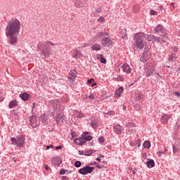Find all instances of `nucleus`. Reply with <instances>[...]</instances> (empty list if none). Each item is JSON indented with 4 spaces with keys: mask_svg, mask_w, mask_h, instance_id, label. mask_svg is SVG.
<instances>
[{
    "mask_svg": "<svg viewBox=\"0 0 180 180\" xmlns=\"http://www.w3.org/2000/svg\"><path fill=\"white\" fill-rule=\"evenodd\" d=\"M98 141H99V143H105V137H103V136H100V137L98 138Z\"/></svg>",
    "mask_w": 180,
    "mask_h": 180,
    "instance_id": "nucleus-45",
    "label": "nucleus"
},
{
    "mask_svg": "<svg viewBox=\"0 0 180 180\" xmlns=\"http://www.w3.org/2000/svg\"><path fill=\"white\" fill-rule=\"evenodd\" d=\"M96 13H102V7H96Z\"/></svg>",
    "mask_w": 180,
    "mask_h": 180,
    "instance_id": "nucleus-41",
    "label": "nucleus"
},
{
    "mask_svg": "<svg viewBox=\"0 0 180 180\" xmlns=\"http://www.w3.org/2000/svg\"><path fill=\"white\" fill-rule=\"evenodd\" d=\"M113 130L115 133H116V134H120V133H122V131H123L124 129H123V127H122L120 124H118L113 127Z\"/></svg>",
    "mask_w": 180,
    "mask_h": 180,
    "instance_id": "nucleus-14",
    "label": "nucleus"
},
{
    "mask_svg": "<svg viewBox=\"0 0 180 180\" xmlns=\"http://www.w3.org/2000/svg\"><path fill=\"white\" fill-rule=\"evenodd\" d=\"M55 148L56 150H61L63 148V146H56Z\"/></svg>",
    "mask_w": 180,
    "mask_h": 180,
    "instance_id": "nucleus-58",
    "label": "nucleus"
},
{
    "mask_svg": "<svg viewBox=\"0 0 180 180\" xmlns=\"http://www.w3.org/2000/svg\"><path fill=\"white\" fill-rule=\"evenodd\" d=\"M74 143L77 144V146H84L86 143V141L80 136L74 139Z\"/></svg>",
    "mask_w": 180,
    "mask_h": 180,
    "instance_id": "nucleus-13",
    "label": "nucleus"
},
{
    "mask_svg": "<svg viewBox=\"0 0 180 180\" xmlns=\"http://www.w3.org/2000/svg\"><path fill=\"white\" fill-rule=\"evenodd\" d=\"M132 11H133V12H134V13H137V12H139L140 11V5H139V4L134 5L132 8Z\"/></svg>",
    "mask_w": 180,
    "mask_h": 180,
    "instance_id": "nucleus-31",
    "label": "nucleus"
},
{
    "mask_svg": "<svg viewBox=\"0 0 180 180\" xmlns=\"http://www.w3.org/2000/svg\"><path fill=\"white\" fill-rule=\"evenodd\" d=\"M150 59V56H148V51H144L142 56L141 57V61L142 63H146V61H148Z\"/></svg>",
    "mask_w": 180,
    "mask_h": 180,
    "instance_id": "nucleus-12",
    "label": "nucleus"
},
{
    "mask_svg": "<svg viewBox=\"0 0 180 180\" xmlns=\"http://www.w3.org/2000/svg\"><path fill=\"white\" fill-rule=\"evenodd\" d=\"M11 141L13 146H17L19 148L25 147V139L22 136L13 137L11 139Z\"/></svg>",
    "mask_w": 180,
    "mask_h": 180,
    "instance_id": "nucleus-4",
    "label": "nucleus"
},
{
    "mask_svg": "<svg viewBox=\"0 0 180 180\" xmlns=\"http://www.w3.org/2000/svg\"><path fill=\"white\" fill-rule=\"evenodd\" d=\"M146 39V34L143 32H139L135 34L134 39L136 41V46L137 49H144V43L143 42V40Z\"/></svg>",
    "mask_w": 180,
    "mask_h": 180,
    "instance_id": "nucleus-3",
    "label": "nucleus"
},
{
    "mask_svg": "<svg viewBox=\"0 0 180 180\" xmlns=\"http://www.w3.org/2000/svg\"><path fill=\"white\" fill-rule=\"evenodd\" d=\"M96 168H98V169H102L103 167H105V165H96Z\"/></svg>",
    "mask_w": 180,
    "mask_h": 180,
    "instance_id": "nucleus-50",
    "label": "nucleus"
},
{
    "mask_svg": "<svg viewBox=\"0 0 180 180\" xmlns=\"http://www.w3.org/2000/svg\"><path fill=\"white\" fill-rule=\"evenodd\" d=\"M53 147H54L53 145L46 146V150H50V148H53Z\"/></svg>",
    "mask_w": 180,
    "mask_h": 180,
    "instance_id": "nucleus-57",
    "label": "nucleus"
},
{
    "mask_svg": "<svg viewBox=\"0 0 180 180\" xmlns=\"http://www.w3.org/2000/svg\"><path fill=\"white\" fill-rule=\"evenodd\" d=\"M45 169L46 171H50V167H49L47 165H45Z\"/></svg>",
    "mask_w": 180,
    "mask_h": 180,
    "instance_id": "nucleus-61",
    "label": "nucleus"
},
{
    "mask_svg": "<svg viewBox=\"0 0 180 180\" xmlns=\"http://www.w3.org/2000/svg\"><path fill=\"white\" fill-rule=\"evenodd\" d=\"M30 96L27 93H23L20 94V98L22 99V101H29V97Z\"/></svg>",
    "mask_w": 180,
    "mask_h": 180,
    "instance_id": "nucleus-25",
    "label": "nucleus"
},
{
    "mask_svg": "<svg viewBox=\"0 0 180 180\" xmlns=\"http://www.w3.org/2000/svg\"><path fill=\"white\" fill-rule=\"evenodd\" d=\"M174 94L175 95V96H178V98H179L180 96V93L179 91H175Z\"/></svg>",
    "mask_w": 180,
    "mask_h": 180,
    "instance_id": "nucleus-56",
    "label": "nucleus"
},
{
    "mask_svg": "<svg viewBox=\"0 0 180 180\" xmlns=\"http://www.w3.org/2000/svg\"><path fill=\"white\" fill-rule=\"evenodd\" d=\"M78 153H79V155H84V151L79 150Z\"/></svg>",
    "mask_w": 180,
    "mask_h": 180,
    "instance_id": "nucleus-62",
    "label": "nucleus"
},
{
    "mask_svg": "<svg viewBox=\"0 0 180 180\" xmlns=\"http://www.w3.org/2000/svg\"><path fill=\"white\" fill-rule=\"evenodd\" d=\"M94 171H95L94 167H91L86 165L83 168L79 169L78 172L80 174V175H88V174H92Z\"/></svg>",
    "mask_w": 180,
    "mask_h": 180,
    "instance_id": "nucleus-5",
    "label": "nucleus"
},
{
    "mask_svg": "<svg viewBox=\"0 0 180 180\" xmlns=\"http://www.w3.org/2000/svg\"><path fill=\"white\" fill-rule=\"evenodd\" d=\"M91 49L94 51H99L102 49V46H101V44H94L91 46Z\"/></svg>",
    "mask_w": 180,
    "mask_h": 180,
    "instance_id": "nucleus-23",
    "label": "nucleus"
},
{
    "mask_svg": "<svg viewBox=\"0 0 180 180\" xmlns=\"http://www.w3.org/2000/svg\"><path fill=\"white\" fill-rule=\"evenodd\" d=\"M89 136V132L85 131V132H83V134H82V136H80V137L83 139H85Z\"/></svg>",
    "mask_w": 180,
    "mask_h": 180,
    "instance_id": "nucleus-34",
    "label": "nucleus"
},
{
    "mask_svg": "<svg viewBox=\"0 0 180 180\" xmlns=\"http://www.w3.org/2000/svg\"><path fill=\"white\" fill-rule=\"evenodd\" d=\"M101 43L104 47H110L112 46V39L109 37H104L101 40Z\"/></svg>",
    "mask_w": 180,
    "mask_h": 180,
    "instance_id": "nucleus-8",
    "label": "nucleus"
},
{
    "mask_svg": "<svg viewBox=\"0 0 180 180\" xmlns=\"http://www.w3.org/2000/svg\"><path fill=\"white\" fill-rule=\"evenodd\" d=\"M153 37H154V35L146 34L145 39H146L147 40H148V41H151V40H153Z\"/></svg>",
    "mask_w": 180,
    "mask_h": 180,
    "instance_id": "nucleus-36",
    "label": "nucleus"
},
{
    "mask_svg": "<svg viewBox=\"0 0 180 180\" xmlns=\"http://www.w3.org/2000/svg\"><path fill=\"white\" fill-rule=\"evenodd\" d=\"M6 33L8 34H19L20 32V21L18 19L11 20L6 26Z\"/></svg>",
    "mask_w": 180,
    "mask_h": 180,
    "instance_id": "nucleus-2",
    "label": "nucleus"
},
{
    "mask_svg": "<svg viewBox=\"0 0 180 180\" xmlns=\"http://www.w3.org/2000/svg\"><path fill=\"white\" fill-rule=\"evenodd\" d=\"M93 137L91 135H89L86 138L84 139L86 141H91L92 140Z\"/></svg>",
    "mask_w": 180,
    "mask_h": 180,
    "instance_id": "nucleus-46",
    "label": "nucleus"
},
{
    "mask_svg": "<svg viewBox=\"0 0 180 180\" xmlns=\"http://www.w3.org/2000/svg\"><path fill=\"white\" fill-rule=\"evenodd\" d=\"M75 78H77V73L74 72H70V76H69V79H70V81H75Z\"/></svg>",
    "mask_w": 180,
    "mask_h": 180,
    "instance_id": "nucleus-28",
    "label": "nucleus"
},
{
    "mask_svg": "<svg viewBox=\"0 0 180 180\" xmlns=\"http://www.w3.org/2000/svg\"><path fill=\"white\" fill-rule=\"evenodd\" d=\"M87 82H88L89 85H91V84H92V82H95V79L91 78L87 80Z\"/></svg>",
    "mask_w": 180,
    "mask_h": 180,
    "instance_id": "nucleus-47",
    "label": "nucleus"
},
{
    "mask_svg": "<svg viewBox=\"0 0 180 180\" xmlns=\"http://www.w3.org/2000/svg\"><path fill=\"white\" fill-rule=\"evenodd\" d=\"M62 179H63V180H68L69 178H68L67 176H63L62 177Z\"/></svg>",
    "mask_w": 180,
    "mask_h": 180,
    "instance_id": "nucleus-60",
    "label": "nucleus"
},
{
    "mask_svg": "<svg viewBox=\"0 0 180 180\" xmlns=\"http://www.w3.org/2000/svg\"><path fill=\"white\" fill-rule=\"evenodd\" d=\"M91 126L93 129H96V127H98V121L96 120H93L91 122Z\"/></svg>",
    "mask_w": 180,
    "mask_h": 180,
    "instance_id": "nucleus-32",
    "label": "nucleus"
},
{
    "mask_svg": "<svg viewBox=\"0 0 180 180\" xmlns=\"http://www.w3.org/2000/svg\"><path fill=\"white\" fill-rule=\"evenodd\" d=\"M89 146H95V143L94 142H90L89 144Z\"/></svg>",
    "mask_w": 180,
    "mask_h": 180,
    "instance_id": "nucleus-64",
    "label": "nucleus"
},
{
    "mask_svg": "<svg viewBox=\"0 0 180 180\" xmlns=\"http://www.w3.org/2000/svg\"><path fill=\"white\" fill-rule=\"evenodd\" d=\"M45 44H46L47 46H49V44H50L51 46H57V44H54L50 41H45Z\"/></svg>",
    "mask_w": 180,
    "mask_h": 180,
    "instance_id": "nucleus-42",
    "label": "nucleus"
},
{
    "mask_svg": "<svg viewBox=\"0 0 180 180\" xmlns=\"http://www.w3.org/2000/svg\"><path fill=\"white\" fill-rule=\"evenodd\" d=\"M61 101L58 99H55L49 101L50 106L53 108V112L52 113L53 119L56 120L57 124L64 122V107L61 105Z\"/></svg>",
    "mask_w": 180,
    "mask_h": 180,
    "instance_id": "nucleus-1",
    "label": "nucleus"
},
{
    "mask_svg": "<svg viewBox=\"0 0 180 180\" xmlns=\"http://www.w3.org/2000/svg\"><path fill=\"white\" fill-rule=\"evenodd\" d=\"M51 50H53V48L49 47L46 44H43L41 46V54H43L44 57H49L51 54Z\"/></svg>",
    "mask_w": 180,
    "mask_h": 180,
    "instance_id": "nucleus-6",
    "label": "nucleus"
},
{
    "mask_svg": "<svg viewBox=\"0 0 180 180\" xmlns=\"http://www.w3.org/2000/svg\"><path fill=\"white\" fill-rule=\"evenodd\" d=\"M71 136H72V139H75V137L77 136V132H75V131H72L71 132Z\"/></svg>",
    "mask_w": 180,
    "mask_h": 180,
    "instance_id": "nucleus-49",
    "label": "nucleus"
},
{
    "mask_svg": "<svg viewBox=\"0 0 180 180\" xmlns=\"http://www.w3.org/2000/svg\"><path fill=\"white\" fill-rule=\"evenodd\" d=\"M81 57V51H79L78 49H76L74 52V58H79Z\"/></svg>",
    "mask_w": 180,
    "mask_h": 180,
    "instance_id": "nucleus-29",
    "label": "nucleus"
},
{
    "mask_svg": "<svg viewBox=\"0 0 180 180\" xmlns=\"http://www.w3.org/2000/svg\"><path fill=\"white\" fill-rule=\"evenodd\" d=\"M122 68L123 70V72H126L127 74H130V72H131V68L127 63H124L122 66Z\"/></svg>",
    "mask_w": 180,
    "mask_h": 180,
    "instance_id": "nucleus-16",
    "label": "nucleus"
},
{
    "mask_svg": "<svg viewBox=\"0 0 180 180\" xmlns=\"http://www.w3.org/2000/svg\"><path fill=\"white\" fill-rule=\"evenodd\" d=\"M158 154H159L158 157H161L162 154H165V152H164V151H159V152H158Z\"/></svg>",
    "mask_w": 180,
    "mask_h": 180,
    "instance_id": "nucleus-54",
    "label": "nucleus"
},
{
    "mask_svg": "<svg viewBox=\"0 0 180 180\" xmlns=\"http://www.w3.org/2000/svg\"><path fill=\"white\" fill-rule=\"evenodd\" d=\"M160 41H163V43H167V40H168V34L165 32L164 34L160 35Z\"/></svg>",
    "mask_w": 180,
    "mask_h": 180,
    "instance_id": "nucleus-24",
    "label": "nucleus"
},
{
    "mask_svg": "<svg viewBox=\"0 0 180 180\" xmlns=\"http://www.w3.org/2000/svg\"><path fill=\"white\" fill-rule=\"evenodd\" d=\"M51 162L53 165H60L63 164V160H61L60 157H56L51 160Z\"/></svg>",
    "mask_w": 180,
    "mask_h": 180,
    "instance_id": "nucleus-15",
    "label": "nucleus"
},
{
    "mask_svg": "<svg viewBox=\"0 0 180 180\" xmlns=\"http://www.w3.org/2000/svg\"><path fill=\"white\" fill-rule=\"evenodd\" d=\"M123 91H124V89L122 86L117 89L115 93V98H120V96H122V94H123Z\"/></svg>",
    "mask_w": 180,
    "mask_h": 180,
    "instance_id": "nucleus-18",
    "label": "nucleus"
},
{
    "mask_svg": "<svg viewBox=\"0 0 180 180\" xmlns=\"http://www.w3.org/2000/svg\"><path fill=\"white\" fill-rule=\"evenodd\" d=\"M66 172H68V170H66L65 169H61L60 170V175H64Z\"/></svg>",
    "mask_w": 180,
    "mask_h": 180,
    "instance_id": "nucleus-43",
    "label": "nucleus"
},
{
    "mask_svg": "<svg viewBox=\"0 0 180 180\" xmlns=\"http://www.w3.org/2000/svg\"><path fill=\"white\" fill-rule=\"evenodd\" d=\"M89 99H95V96H94V94H90L89 96Z\"/></svg>",
    "mask_w": 180,
    "mask_h": 180,
    "instance_id": "nucleus-53",
    "label": "nucleus"
},
{
    "mask_svg": "<svg viewBox=\"0 0 180 180\" xmlns=\"http://www.w3.org/2000/svg\"><path fill=\"white\" fill-rule=\"evenodd\" d=\"M103 58V55L102 54H98L97 55V58L98 60H101V58Z\"/></svg>",
    "mask_w": 180,
    "mask_h": 180,
    "instance_id": "nucleus-55",
    "label": "nucleus"
},
{
    "mask_svg": "<svg viewBox=\"0 0 180 180\" xmlns=\"http://www.w3.org/2000/svg\"><path fill=\"white\" fill-rule=\"evenodd\" d=\"M87 165H89V167H91V165H98V163L96 162H91Z\"/></svg>",
    "mask_w": 180,
    "mask_h": 180,
    "instance_id": "nucleus-52",
    "label": "nucleus"
},
{
    "mask_svg": "<svg viewBox=\"0 0 180 180\" xmlns=\"http://www.w3.org/2000/svg\"><path fill=\"white\" fill-rule=\"evenodd\" d=\"M39 120L45 126H47L49 124V119H47V116H46L44 114L39 117Z\"/></svg>",
    "mask_w": 180,
    "mask_h": 180,
    "instance_id": "nucleus-17",
    "label": "nucleus"
},
{
    "mask_svg": "<svg viewBox=\"0 0 180 180\" xmlns=\"http://www.w3.org/2000/svg\"><path fill=\"white\" fill-rule=\"evenodd\" d=\"M143 148H150L151 147V142L150 141H145L143 144Z\"/></svg>",
    "mask_w": 180,
    "mask_h": 180,
    "instance_id": "nucleus-30",
    "label": "nucleus"
},
{
    "mask_svg": "<svg viewBox=\"0 0 180 180\" xmlns=\"http://www.w3.org/2000/svg\"><path fill=\"white\" fill-rule=\"evenodd\" d=\"M92 154H94V150H86L84 153V155L87 157L92 155Z\"/></svg>",
    "mask_w": 180,
    "mask_h": 180,
    "instance_id": "nucleus-33",
    "label": "nucleus"
},
{
    "mask_svg": "<svg viewBox=\"0 0 180 180\" xmlns=\"http://www.w3.org/2000/svg\"><path fill=\"white\" fill-rule=\"evenodd\" d=\"M159 9H160V11H164V6H159Z\"/></svg>",
    "mask_w": 180,
    "mask_h": 180,
    "instance_id": "nucleus-63",
    "label": "nucleus"
},
{
    "mask_svg": "<svg viewBox=\"0 0 180 180\" xmlns=\"http://www.w3.org/2000/svg\"><path fill=\"white\" fill-rule=\"evenodd\" d=\"M127 30L126 29L122 30L120 32V36H121V39H122V40H124V39H127Z\"/></svg>",
    "mask_w": 180,
    "mask_h": 180,
    "instance_id": "nucleus-26",
    "label": "nucleus"
},
{
    "mask_svg": "<svg viewBox=\"0 0 180 180\" xmlns=\"http://www.w3.org/2000/svg\"><path fill=\"white\" fill-rule=\"evenodd\" d=\"M154 72H155V70H154L153 68H148L145 69L144 74L146 78H148L152 75H154Z\"/></svg>",
    "mask_w": 180,
    "mask_h": 180,
    "instance_id": "nucleus-10",
    "label": "nucleus"
},
{
    "mask_svg": "<svg viewBox=\"0 0 180 180\" xmlns=\"http://www.w3.org/2000/svg\"><path fill=\"white\" fill-rule=\"evenodd\" d=\"M154 33H162L164 34L165 33V28H164V26L162 25H158L157 27H155L153 29Z\"/></svg>",
    "mask_w": 180,
    "mask_h": 180,
    "instance_id": "nucleus-11",
    "label": "nucleus"
},
{
    "mask_svg": "<svg viewBox=\"0 0 180 180\" xmlns=\"http://www.w3.org/2000/svg\"><path fill=\"white\" fill-rule=\"evenodd\" d=\"M150 15L157 16V15H158V12L154 10H150Z\"/></svg>",
    "mask_w": 180,
    "mask_h": 180,
    "instance_id": "nucleus-40",
    "label": "nucleus"
},
{
    "mask_svg": "<svg viewBox=\"0 0 180 180\" xmlns=\"http://www.w3.org/2000/svg\"><path fill=\"white\" fill-rule=\"evenodd\" d=\"M177 58L176 53L172 52L171 56L168 58L169 63H174V61H176Z\"/></svg>",
    "mask_w": 180,
    "mask_h": 180,
    "instance_id": "nucleus-22",
    "label": "nucleus"
},
{
    "mask_svg": "<svg viewBox=\"0 0 180 180\" xmlns=\"http://www.w3.org/2000/svg\"><path fill=\"white\" fill-rule=\"evenodd\" d=\"M173 148V153L174 154L176 153H179V148L175 146H172Z\"/></svg>",
    "mask_w": 180,
    "mask_h": 180,
    "instance_id": "nucleus-38",
    "label": "nucleus"
},
{
    "mask_svg": "<svg viewBox=\"0 0 180 180\" xmlns=\"http://www.w3.org/2000/svg\"><path fill=\"white\" fill-rule=\"evenodd\" d=\"M77 117H79V119H82V117H84V114L81 113V114H79L77 115Z\"/></svg>",
    "mask_w": 180,
    "mask_h": 180,
    "instance_id": "nucleus-59",
    "label": "nucleus"
},
{
    "mask_svg": "<svg viewBox=\"0 0 180 180\" xmlns=\"http://www.w3.org/2000/svg\"><path fill=\"white\" fill-rule=\"evenodd\" d=\"M105 21V18H103V16H101L98 19V22H104Z\"/></svg>",
    "mask_w": 180,
    "mask_h": 180,
    "instance_id": "nucleus-51",
    "label": "nucleus"
},
{
    "mask_svg": "<svg viewBox=\"0 0 180 180\" xmlns=\"http://www.w3.org/2000/svg\"><path fill=\"white\" fill-rule=\"evenodd\" d=\"M30 120V124L32 126V129H35V127H37V118H36V116L32 115L31 117H29Z\"/></svg>",
    "mask_w": 180,
    "mask_h": 180,
    "instance_id": "nucleus-9",
    "label": "nucleus"
},
{
    "mask_svg": "<svg viewBox=\"0 0 180 180\" xmlns=\"http://www.w3.org/2000/svg\"><path fill=\"white\" fill-rule=\"evenodd\" d=\"M75 5L77 6V8H84L85 6V1H79V0H76L75 1Z\"/></svg>",
    "mask_w": 180,
    "mask_h": 180,
    "instance_id": "nucleus-21",
    "label": "nucleus"
},
{
    "mask_svg": "<svg viewBox=\"0 0 180 180\" xmlns=\"http://www.w3.org/2000/svg\"><path fill=\"white\" fill-rule=\"evenodd\" d=\"M179 49H178V48H176V47H172V51H171V53H174V54H176V53H178V51H179Z\"/></svg>",
    "mask_w": 180,
    "mask_h": 180,
    "instance_id": "nucleus-39",
    "label": "nucleus"
},
{
    "mask_svg": "<svg viewBox=\"0 0 180 180\" xmlns=\"http://www.w3.org/2000/svg\"><path fill=\"white\" fill-rule=\"evenodd\" d=\"M100 63H101V64H106V58H100Z\"/></svg>",
    "mask_w": 180,
    "mask_h": 180,
    "instance_id": "nucleus-44",
    "label": "nucleus"
},
{
    "mask_svg": "<svg viewBox=\"0 0 180 180\" xmlns=\"http://www.w3.org/2000/svg\"><path fill=\"white\" fill-rule=\"evenodd\" d=\"M145 164H146L148 168H154L155 167V162L153 159H148Z\"/></svg>",
    "mask_w": 180,
    "mask_h": 180,
    "instance_id": "nucleus-19",
    "label": "nucleus"
},
{
    "mask_svg": "<svg viewBox=\"0 0 180 180\" xmlns=\"http://www.w3.org/2000/svg\"><path fill=\"white\" fill-rule=\"evenodd\" d=\"M6 36L8 38V43L9 44L13 45L15 43H18V34H9L6 33Z\"/></svg>",
    "mask_w": 180,
    "mask_h": 180,
    "instance_id": "nucleus-7",
    "label": "nucleus"
},
{
    "mask_svg": "<svg viewBox=\"0 0 180 180\" xmlns=\"http://www.w3.org/2000/svg\"><path fill=\"white\" fill-rule=\"evenodd\" d=\"M105 36H109V33L101 32L98 33L96 35V37L97 39H101V37H105Z\"/></svg>",
    "mask_w": 180,
    "mask_h": 180,
    "instance_id": "nucleus-27",
    "label": "nucleus"
},
{
    "mask_svg": "<svg viewBox=\"0 0 180 180\" xmlns=\"http://www.w3.org/2000/svg\"><path fill=\"white\" fill-rule=\"evenodd\" d=\"M162 119H163V120H166L167 122H168V120H169V117L164 115L162 116Z\"/></svg>",
    "mask_w": 180,
    "mask_h": 180,
    "instance_id": "nucleus-48",
    "label": "nucleus"
},
{
    "mask_svg": "<svg viewBox=\"0 0 180 180\" xmlns=\"http://www.w3.org/2000/svg\"><path fill=\"white\" fill-rule=\"evenodd\" d=\"M82 165V163L81 162V161L77 160V161L75 162V167L76 168H79V167H81Z\"/></svg>",
    "mask_w": 180,
    "mask_h": 180,
    "instance_id": "nucleus-35",
    "label": "nucleus"
},
{
    "mask_svg": "<svg viewBox=\"0 0 180 180\" xmlns=\"http://www.w3.org/2000/svg\"><path fill=\"white\" fill-rule=\"evenodd\" d=\"M19 105V102L17 100L11 101L8 104L9 109H13V108H16Z\"/></svg>",
    "mask_w": 180,
    "mask_h": 180,
    "instance_id": "nucleus-20",
    "label": "nucleus"
},
{
    "mask_svg": "<svg viewBox=\"0 0 180 180\" xmlns=\"http://www.w3.org/2000/svg\"><path fill=\"white\" fill-rule=\"evenodd\" d=\"M153 40H154V41H156V43H160V41H161V38L158 37H155L153 35Z\"/></svg>",
    "mask_w": 180,
    "mask_h": 180,
    "instance_id": "nucleus-37",
    "label": "nucleus"
}]
</instances>
